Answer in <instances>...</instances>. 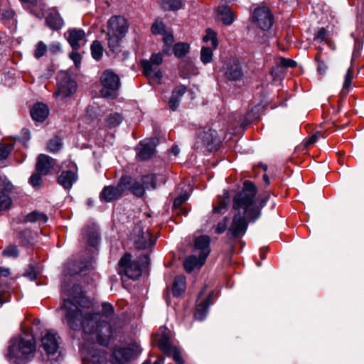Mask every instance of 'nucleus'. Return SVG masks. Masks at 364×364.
Segmentation results:
<instances>
[{
    "label": "nucleus",
    "instance_id": "obj_1",
    "mask_svg": "<svg viewBox=\"0 0 364 364\" xmlns=\"http://www.w3.org/2000/svg\"><path fill=\"white\" fill-rule=\"evenodd\" d=\"M63 290L65 318L68 326L74 330L82 329L85 343L81 351L82 360L89 364H102L105 360V352L98 349L97 344L105 346L111 336V326L109 323L102 320V317L109 318L114 314V308L109 303L102 304V314H92L90 311L80 308L85 298L83 296L80 286L73 287V294Z\"/></svg>",
    "mask_w": 364,
    "mask_h": 364
},
{
    "label": "nucleus",
    "instance_id": "obj_2",
    "mask_svg": "<svg viewBox=\"0 0 364 364\" xmlns=\"http://www.w3.org/2000/svg\"><path fill=\"white\" fill-rule=\"evenodd\" d=\"M257 188L250 181H245L242 190L233 198V209L237 211L234 215L231 225L227 232L228 238H237L243 236L247 228V219L255 221L260 216V209L265 205L269 198V193H266L260 198V207L255 204Z\"/></svg>",
    "mask_w": 364,
    "mask_h": 364
},
{
    "label": "nucleus",
    "instance_id": "obj_3",
    "mask_svg": "<svg viewBox=\"0 0 364 364\" xmlns=\"http://www.w3.org/2000/svg\"><path fill=\"white\" fill-rule=\"evenodd\" d=\"M36 347L33 336L23 333L10 340L6 357L11 364H26L33 357Z\"/></svg>",
    "mask_w": 364,
    "mask_h": 364
},
{
    "label": "nucleus",
    "instance_id": "obj_4",
    "mask_svg": "<svg viewBox=\"0 0 364 364\" xmlns=\"http://www.w3.org/2000/svg\"><path fill=\"white\" fill-rule=\"evenodd\" d=\"M107 26V39L108 47L111 51L117 52L122 40L128 32L129 23L124 16H114L108 21Z\"/></svg>",
    "mask_w": 364,
    "mask_h": 364
},
{
    "label": "nucleus",
    "instance_id": "obj_5",
    "mask_svg": "<svg viewBox=\"0 0 364 364\" xmlns=\"http://www.w3.org/2000/svg\"><path fill=\"white\" fill-rule=\"evenodd\" d=\"M100 84L102 85L100 93L103 97L114 99L117 97L120 80L112 70H105L102 73Z\"/></svg>",
    "mask_w": 364,
    "mask_h": 364
},
{
    "label": "nucleus",
    "instance_id": "obj_6",
    "mask_svg": "<svg viewBox=\"0 0 364 364\" xmlns=\"http://www.w3.org/2000/svg\"><path fill=\"white\" fill-rule=\"evenodd\" d=\"M60 337L53 330L46 331V333L42 336L40 348L45 352L48 360L50 361H57L60 356L59 344Z\"/></svg>",
    "mask_w": 364,
    "mask_h": 364
},
{
    "label": "nucleus",
    "instance_id": "obj_7",
    "mask_svg": "<svg viewBox=\"0 0 364 364\" xmlns=\"http://www.w3.org/2000/svg\"><path fill=\"white\" fill-rule=\"evenodd\" d=\"M197 135V141L195 144L196 149L205 148L211 151L218 142L217 132L210 126L198 129Z\"/></svg>",
    "mask_w": 364,
    "mask_h": 364
},
{
    "label": "nucleus",
    "instance_id": "obj_8",
    "mask_svg": "<svg viewBox=\"0 0 364 364\" xmlns=\"http://www.w3.org/2000/svg\"><path fill=\"white\" fill-rule=\"evenodd\" d=\"M118 272L129 279H136L141 276V268L136 261L131 259V255L127 253L119 262Z\"/></svg>",
    "mask_w": 364,
    "mask_h": 364
},
{
    "label": "nucleus",
    "instance_id": "obj_9",
    "mask_svg": "<svg viewBox=\"0 0 364 364\" xmlns=\"http://www.w3.org/2000/svg\"><path fill=\"white\" fill-rule=\"evenodd\" d=\"M133 238L137 249L145 250L155 244V239L148 228L142 227L141 224H136L133 230Z\"/></svg>",
    "mask_w": 364,
    "mask_h": 364
},
{
    "label": "nucleus",
    "instance_id": "obj_10",
    "mask_svg": "<svg viewBox=\"0 0 364 364\" xmlns=\"http://www.w3.org/2000/svg\"><path fill=\"white\" fill-rule=\"evenodd\" d=\"M90 266H91L90 261H86V262L69 261L65 264V267H64V271H63L65 279L63 281V284L62 286V296H63V300H64V294H63L64 288H65V289L67 290L66 291L67 293L70 292V294H73V287L75 286V285H73L72 287V288L70 289L68 288V285L65 282V277L68 275L72 276V275H75L76 274L80 273V272H83L85 269H88Z\"/></svg>",
    "mask_w": 364,
    "mask_h": 364
},
{
    "label": "nucleus",
    "instance_id": "obj_11",
    "mask_svg": "<svg viewBox=\"0 0 364 364\" xmlns=\"http://www.w3.org/2000/svg\"><path fill=\"white\" fill-rule=\"evenodd\" d=\"M252 18L253 22L263 31L269 30L274 22L273 15L266 6L256 8L252 14Z\"/></svg>",
    "mask_w": 364,
    "mask_h": 364
},
{
    "label": "nucleus",
    "instance_id": "obj_12",
    "mask_svg": "<svg viewBox=\"0 0 364 364\" xmlns=\"http://www.w3.org/2000/svg\"><path fill=\"white\" fill-rule=\"evenodd\" d=\"M160 350L167 356L171 357L177 364H184L181 350L171 343L169 337L166 333H163L159 340Z\"/></svg>",
    "mask_w": 364,
    "mask_h": 364
},
{
    "label": "nucleus",
    "instance_id": "obj_13",
    "mask_svg": "<svg viewBox=\"0 0 364 364\" xmlns=\"http://www.w3.org/2000/svg\"><path fill=\"white\" fill-rule=\"evenodd\" d=\"M162 61L163 56L160 53L153 54L150 60H142L141 65L143 68L144 75L148 77H154L157 80H160L162 77V74L157 66L160 65Z\"/></svg>",
    "mask_w": 364,
    "mask_h": 364
},
{
    "label": "nucleus",
    "instance_id": "obj_14",
    "mask_svg": "<svg viewBox=\"0 0 364 364\" xmlns=\"http://www.w3.org/2000/svg\"><path fill=\"white\" fill-rule=\"evenodd\" d=\"M141 350L140 346L137 343H132L127 347L116 348L113 352V355L119 363L122 364L136 358Z\"/></svg>",
    "mask_w": 364,
    "mask_h": 364
},
{
    "label": "nucleus",
    "instance_id": "obj_15",
    "mask_svg": "<svg viewBox=\"0 0 364 364\" xmlns=\"http://www.w3.org/2000/svg\"><path fill=\"white\" fill-rule=\"evenodd\" d=\"M68 41L72 48L75 50H78L84 46L87 41L86 34L82 29L71 28L65 33Z\"/></svg>",
    "mask_w": 364,
    "mask_h": 364
},
{
    "label": "nucleus",
    "instance_id": "obj_16",
    "mask_svg": "<svg viewBox=\"0 0 364 364\" xmlns=\"http://www.w3.org/2000/svg\"><path fill=\"white\" fill-rule=\"evenodd\" d=\"M55 166L56 161L54 159L41 154L37 158L36 168V171L46 176L53 170Z\"/></svg>",
    "mask_w": 364,
    "mask_h": 364
},
{
    "label": "nucleus",
    "instance_id": "obj_17",
    "mask_svg": "<svg viewBox=\"0 0 364 364\" xmlns=\"http://www.w3.org/2000/svg\"><path fill=\"white\" fill-rule=\"evenodd\" d=\"M137 156L140 160L146 161L149 159L154 154L156 143L154 139H145L140 141Z\"/></svg>",
    "mask_w": 364,
    "mask_h": 364
},
{
    "label": "nucleus",
    "instance_id": "obj_18",
    "mask_svg": "<svg viewBox=\"0 0 364 364\" xmlns=\"http://www.w3.org/2000/svg\"><path fill=\"white\" fill-rule=\"evenodd\" d=\"M225 75L231 81L242 80L243 73L240 63L235 60L229 62L226 65Z\"/></svg>",
    "mask_w": 364,
    "mask_h": 364
},
{
    "label": "nucleus",
    "instance_id": "obj_19",
    "mask_svg": "<svg viewBox=\"0 0 364 364\" xmlns=\"http://www.w3.org/2000/svg\"><path fill=\"white\" fill-rule=\"evenodd\" d=\"M210 238L208 235H201L196 239L195 247L200 251L199 255L201 256L202 262H205L206 258L210 254Z\"/></svg>",
    "mask_w": 364,
    "mask_h": 364
},
{
    "label": "nucleus",
    "instance_id": "obj_20",
    "mask_svg": "<svg viewBox=\"0 0 364 364\" xmlns=\"http://www.w3.org/2000/svg\"><path fill=\"white\" fill-rule=\"evenodd\" d=\"M122 196V193L119 185L117 186H108L104 187L100 194V198L101 201L109 203L119 199Z\"/></svg>",
    "mask_w": 364,
    "mask_h": 364
},
{
    "label": "nucleus",
    "instance_id": "obj_21",
    "mask_svg": "<svg viewBox=\"0 0 364 364\" xmlns=\"http://www.w3.org/2000/svg\"><path fill=\"white\" fill-rule=\"evenodd\" d=\"M77 180L76 171H63L58 177V183L65 189L70 190Z\"/></svg>",
    "mask_w": 364,
    "mask_h": 364
},
{
    "label": "nucleus",
    "instance_id": "obj_22",
    "mask_svg": "<svg viewBox=\"0 0 364 364\" xmlns=\"http://www.w3.org/2000/svg\"><path fill=\"white\" fill-rule=\"evenodd\" d=\"M77 88L76 82L70 78H66L60 82L57 95L65 98L73 94Z\"/></svg>",
    "mask_w": 364,
    "mask_h": 364
},
{
    "label": "nucleus",
    "instance_id": "obj_23",
    "mask_svg": "<svg viewBox=\"0 0 364 364\" xmlns=\"http://www.w3.org/2000/svg\"><path fill=\"white\" fill-rule=\"evenodd\" d=\"M49 109L43 103L34 105L31 110V115L33 120L39 122H43L48 116Z\"/></svg>",
    "mask_w": 364,
    "mask_h": 364
},
{
    "label": "nucleus",
    "instance_id": "obj_24",
    "mask_svg": "<svg viewBox=\"0 0 364 364\" xmlns=\"http://www.w3.org/2000/svg\"><path fill=\"white\" fill-rule=\"evenodd\" d=\"M186 92V87L184 85H178L174 88L168 101V106L171 110L176 111L177 109L179 106L181 98Z\"/></svg>",
    "mask_w": 364,
    "mask_h": 364
},
{
    "label": "nucleus",
    "instance_id": "obj_25",
    "mask_svg": "<svg viewBox=\"0 0 364 364\" xmlns=\"http://www.w3.org/2000/svg\"><path fill=\"white\" fill-rule=\"evenodd\" d=\"M230 202V196L228 191L224 190L223 196L218 198L217 203L213 205V214L223 215L227 210Z\"/></svg>",
    "mask_w": 364,
    "mask_h": 364
},
{
    "label": "nucleus",
    "instance_id": "obj_26",
    "mask_svg": "<svg viewBox=\"0 0 364 364\" xmlns=\"http://www.w3.org/2000/svg\"><path fill=\"white\" fill-rule=\"evenodd\" d=\"M218 15L225 25H231L235 21V14L228 6L223 5L218 7Z\"/></svg>",
    "mask_w": 364,
    "mask_h": 364
},
{
    "label": "nucleus",
    "instance_id": "obj_27",
    "mask_svg": "<svg viewBox=\"0 0 364 364\" xmlns=\"http://www.w3.org/2000/svg\"><path fill=\"white\" fill-rule=\"evenodd\" d=\"M83 238L90 245L95 247L98 244L99 233L95 226H88L82 230Z\"/></svg>",
    "mask_w": 364,
    "mask_h": 364
},
{
    "label": "nucleus",
    "instance_id": "obj_28",
    "mask_svg": "<svg viewBox=\"0 0 364 364\" xmlns=\"http://www.w3.org/2000/svg\"><path fill=\"white\" fill-rule=\"evenodd\" d=\"M46 24L53 30H58L62 28L63 21L56 11H50L46 19Z\"/></svg>",
    "mask_w": 364,
    "mask_h": 364
},
{
    "label": "nucleus",
    "instance_id": "obj_29",
    "mask_svg": "<svg viewBox=\"0 0 364 364\" xmlns=\"http://www.w3.org/2000/svg\"><path fill=\"white\" fill-rule=\"evenodd\" d=\"M213 294L208 295L207 299L198 304L196 309L195 317L196 319L202 321L207 315L208 309L210 305Z\"/></svg>",
    "mask_w": 364,
    "mask_h": 364
},
{
    "label": "nucleus",
    "instance_id": "obj_30",
    "mask_svg": "<svg viewBox=\"0 0 364 364\" xmlns=\"http://www.w3.org/2000/svg\"><path fill=\"white\" fill-rule=\"evenodd\" d=\"M205 262L201 261V256L196 257V255H191L187 257L183 263L185 269L188 272H191L195 268H200L203 265Z\"/></svg>",
    "mask_w": 364,
    "mask_h": 364
},
{
    "label": "nucleus",
    "instance_id": "obj_31",
    "mask_svg": "<svg viewBox=\"0 0 364 364\" xmlns=\"http://www.w3.org/2000/svg\"><path fill=\"white\" fill-rule=\"evenodd\" d=\"M186 290V277L183 275H178L175 277L173 284V294L179 296Z\"/></svg>",
    "mask_w": 364,
    "mask_h": 364
},
{
    "label": "nucleus",
    "instance_id": "obj_32",
    "mask_svg": "<svg viewBox=\"0 0 364 364\" xmlns=\"http://www.w3.org/2000/svg\"><path fill=\"white\" fill-rule=\"evenodd\" d=\"M48 218L47 215L38 211H33L28 214L26 217V222L36 223L38 222L39 224H45L47 223Z\"/></svg>",
    "mask_w": 364,
    "mask_h": 364
},
{
    "label": "nucleus",
    "instance_id": "obj_33",
    "mask_svg": "<svg viewBox=\"0 0 364 364\" xmlns=\"http://www.w3.org/2000/svg\"><path fill=\"white\" fill-rule=\"evenodd\" d=\"M315 60L318 63V72L321 74H324L327 70L326 62L328 60V57L326 54H323L321 50H318L315 55Z\"/></svg>",
    "mask_w": 364,
    "mask_h": 364
},
{
    "label": "nucleus",
    "instance_id": "obj_34",
    "mask_svg": "<svg viewBox=\"0 0 364 364\" xmlns=\"http://www.w3.org/2000/svg\"><path fill=\"white\" fill-rule=\"evenodd\" d=\"M134 178L129 176H123L119 183L118 185L121 189L122 193L129 191L132 193V186H134Z\"/></svg>",
    "mask_w": 364,
    "mask_h": 364
},
{
    "label": "nucleus",
    "instance_id": "obj_35",
    "mask_svg": "<svg viewBox=\"0 0 364 364\" xmlns=\"http://www.w3.org/2000/svg\"><path fill=\"white\" fill-rule=\"evenodd\" d=\"M161 7L165 10H178L182 7L181 0H159Z\"/></svg>",
    "mask_w": 364,
    "mask_h": 364
},
{
    "label": "nucleus",
    "instance_id": "obj_36",
    "mask_svg": "<svg viewBox=\"0 0 364 364\" xmlns=\"http://www.w3.org/2000/svg\"><path fill=\"white\" fill-rule=\"evenodd\" d=\"M139 178L143 186L144 187V191L146 189H155L156 188V179L155 175L149 174Z\"/></svg>",
    "mask_w": 364,
    "mask_h": 364
},
{
    "label": "nucleus",
    "instance_id": "obj_37",
    "mask_svg": "<svg viewBox=\"0 0 364 364\" xmlns=\"http://www.w3.org/2000/svg\"><path fill=\"white\" fill-rule=\"evenodd\" d=\"M91 53L92 56L94 59L99 60L101 59L103 55V47L101 45V43L98 41H95L92 42L91 47Z\"/></svg>",
    "mask_w": 364,
    "mask_h": 364
},
{
    "label": "nucleus",
    "instance_id": "obj_38",
    "mask_svg": "<svg viewBox=\"0 0 364 364\" xmlns=\"http://www.w3.org/2000/svg\"><path fill=\"white\" fill-rule=\"evenodd\" d=\"M1 19L8 26L14 25L16 22L14 11L11 9L3 10L1 13Z\"/></svg>",
    "mask_w": 364,
    "mask_h": 364
},
{
    "label": "nucleus",
    "instance_id": "obj_39",
    "mask_svg": "<svg viewBox=\"0 0 364 364\" xmlns=\"http://www.w3.org/2000/svg\"><path fill=\"white\" fill-rule=\"evenodd\" d=\"M173 50L175 56L182 58L188 52L189 45L186 43H178L175 44Z\"/></svg>",
    "mask_w": 364,
    "mask_h": 364
},
{
    "label": "nucleus",
    "instance_id": "obj_40",
    "mask_svg": "<svg viewBox=\"0 0 364 364\" xmlns=\"http://www.w3.org/2000/svg\"><path fill=\"white\" fill-rule=\"evenodd\" d=\"M13 149L12 144H0V165L8 158Z\"/></svg>",
    "mask_w": 364,
    "mask_h": 364
},
{
    "label": "nucleus",
    "instance_id": "obj_41",
    "mask_svg": "<svg viewBox=\"0 0 364 364\" xmlns=\"http://www.w3.org/2000/svg\"><path fill=\"white\" fill-rule=\"evenodd\" d=\"M213 60V49L209 47H202L200 50V60L203 64H208Z\"/></svg>",
    "mask_w": 364,
    "mask_h": 364
},
{
    "label": "nucleus",
    "instance_id": "obj_42",
    "mask_svg": "<svg viewBox=\"0 0 364 364\" xmlns=\"http://www.w3.org/2000/svg\"><path fill=\"white\" fill-rule=\"evenodd\" d=\"M122 120V116L118 113L110 114L106 119L107 125L110 127H116Z\"/></svg>",
    "mask_w": 364,
    "mask_h": 364
},
{
    "label": "nucleus",
    "instance_id": "obj_43",
    "mask_svg": "<svg viewBox=\"0 0 364 364\" xmlns=\"http://www.w3.org/2000/svg\"><path fill=\"white\" fill-rule=\"evenodd\" d=\"M132 193L136 197H141L144 196V187L143 186L140 178H134Z\"/></svg>",
    "mask_w": 364,
    "mask_h": 364
},
{
    "label": "nucleus",
    "instance_id": "obj_44",
    "mask_svg": "<svg viewBox=\"0 0 364 364\" xmlns=\"http://www.w3.org/2000/svg\"><path fill=\"white\" fill-rule=\"evenodd\" d=\"M61 147H62L61 139L58 136L53 137L48 141V150L50 152L55 153V152L58 151Z\"/></svg>",
    "mask_w": 364,
    "mask_h": 364
},
{
    "label": "nucleus",
    "instance_id": "obj_45",
    "mask_svg": "<svg viewBox=\"0 0 364 364\" xmlns=\"http://www.w3.org/2000/svg\"><path fill=\"white\" fill-rule=\"evenodd\" d=\"M174 38L171 33L164 35L163 38L164 47L163 52L167 55H170L171 50V45L173 43Z\"/></svg>",
    "mask_w": 364,
    "mask_h": 364
},
{
    "label": "nucleus",
    "instance_id": "obj_46",
    "mask_svg": "<svg viewBox=\"0 0 364 364\" xmlns=\"http://www.w3.org/2000/svg\"><path fill=\"white\" fill-rule=\"evenodd\" d=\"M276 65L277 68H294L296 65V62L289 58L280 57L277 60Z\"/></svg>",
    "mask_w": 364,
    "mask_h": 364
},
{
    "label": "nucleus",
    "instance_id": "obj_47",
    "mask_svg": "<svg viewBox=\"0 0 364 364\" xmlns=\"http://www.w3.org/2000/svg\"><path fill=\"white\" fill-rule=\"evenodd\" d=\"M203 41L205 42L210 41V45L213 49L216 48L218 46L216 33L210 28L207 29L206 35L203 37Z\"/></svg>",
    "mask_w": 364,
    "mask_h": 364
},
{
    "label": "nucleus",
    "instance_id": "obj_48",
    "mask_svg": "<svg viewBox=\"0 0 364 364\" xmlns=\"http://www.w3.org/2000/svg\"><path fill=\"white\" fill-rule=\"evenodd\" d=\"M11 200L10 197L4 192L0 191V210H6L10 207Z\"/></svg>",
    "mask_w": 364,
    "mask_h": 364
},
{
    "label": "nucleus",
    "instance_id": "obj_49",
    "mask_svg": "<svg viewBox=\"0 0 364 364\" xmlns=\"http://www.w3.org/2000/svg\"><path fill=\"white\" fill-rule=\"evenodd\" d=\"M47 50V46L43 41H39L36 46V49L34 51L35 58H36L37 59L41 58L45 55Z\"/></svg>",
    "mask_w": 364,
    "mask_h": 364
},
{
    "label": "nucleus",
    "instance_id": "obj_50",
    "mask_svg": "<svg viewBox=\"0 0 364 364\" xmlns=\"http://www.w3.org/2000/svg\"><path fill=\"white\" fill-rule=\"evenodd\" d=\"M328 40V32L325 28H321L317 32L314 41L316 42L327 43Z\"/></svg>",
    "mask_w": 364,
    "mask_h": 364
},
{
    "label": "nucleus",
    "instance_id": "obj_51",
    "mask_svg": "<svg viewBox=\"0 0 364 364\" xmlns=\"http://www.w3.org/2000/svg\"><path fill=\"white\" fill-rule=\"evenodd\" d=\"M41 173L36 171V173L31 175L29 178V182L32 185L33 187L36 188H39L43 183V180L41 178Z\"/></svg>",
    "mask_w": 364,
    "mask_h": 364
},
{
    "label": "nucleus",
    "instance_id": "obj_52",
    "mask_svg": "<svg viewBox=\"0 0 364 364\" xmlns=\"http://www.w3.org/2000/svg\"><path fill=\"white\" fill-rule=\"evenodd\" d=\"M151 32L153 34H164L165 25L161 21L156 20L151 26Z\"/></svg>",
    "mask_w": 364,
    "mask_h": 364
},
{
    "label": "nucleus",
    "instance_id": "obj_53",
    "mask_svg": "<svg viewBox=\"0 0 364 364\" xmlns=\"http://www.w3.org/2000/svg\"><path fill=\"white\" fill-rule=\"evenodd\" d=\"M228 223H229L228 218V217H225L215 226V232L216 234H222V233H223L226 230V229L228 228Z\"/></svg>",
    "mask_w": 364,
    "mask_h": 364
},
{
    "label": "nucleus",
    "instance_id": "obj_54",
    "mask_svg": "<svg viewBox=\"0 0 364 364\" xmlns=\"http://www.w3.org/2000/svg\"><path fill=\"white\" fill-rule=\"evenodd\" d=\"M2 254L6 257H16L18 255V251L16 245H10L2 252Z\"/></svg>",
    "mask_w": 364,
    "mask_h": 364
},
{
    "label": "nucleus",
    "instance_id": "obj_55",
    "mask_svg": "<svg viewBox=\"0 0 364 364\" xmlns=\"http://www.w3.org/2000/svg\"><path fill=\"white\" fill-rule=\"evenodd\" d=\"M70 58L73 60L76 67H79L81 63V56L77 51H73L70 54Z\"/></svg>",
    "mask_w": 364,
    "mask_h": 364
},
{
    "label": "nucleus",
    "instance_id": "obj_56",
    "mask_svg": "<svg viewBox=\"0 0 364 364\" xmlns=\"http://www.w3.org/2000/svg\"><path fill=\"white\" fill-rule=\"evenodd\" d=\"M352 82V72L350 69L348 70L347 73L345 77V81L343 83V89H348Z\"/></svg>",
    "mask_w": 364,
    "mask_h": 364
},
{
    "label": "nucleus",
    "instance_id": "obj_57",
    "mask_svg": "<svg viewBox=\"0 0 364 364\" xmlns=\"http://www.w3.org/2000/svg\"><path fill=\"white\" fill-rule=\"evenodd\" d=\"M49 50L50 53L55 54L60 52L61 46L60 44L58 42L53 43L49 46Z\"/></svg>",
    "mask_w": 364,
    "mask_h": 364
},
{
    "label": "nucleus",
    "instance_id": "obj_58",
    "mask_svg": "<svg viewBox=\"0 0 364 364\" xmlns=\"http://www.w3.org/2000/svg\"><path fill=\"white\" fill-rule=\"evenodd\" d=\"M186 199L185 196H178L173 201V206L176 208L180 206Z\"/></svg>",
    "mask_w": 364,
    "mask_h": 364
},
{
    "label": "nucleus",
    "instance_id": "obj_59",
    "mask_svg": "<svg viewBox=\"0 0 364 364\" xmlns=\"http://www.w3.org/2000/svg\"><path fill=\"white\" fill-rule=\"evenodd\" d=\"M361 48H362L361 43L359 41H356L355 42V47H354V50H353V55L354 56L358 55L360 50H361Z\"/></svg>",
    "mask_w": 364,
    "mask_h": 364
},
{
    "label": "nucleus",
    "instance_id": "obj_60",
    "mask_svg": "<svg viewBox=\"0 0 364 364\" xmlns=\"http://www.w3.org/2000/svg\"><path fill=\"white\" fill-rule=\"evenodd\" d=\"M9 275H10L9 269L0 267V277H7Z\"/></svg>",
    "mask_w": 364,
    "mask_h": 364
},
{
    "label": "nucleus",
    "instance_id": "obj_61",
    "mask_svg": "<svg viewBox=\"0 0 364 364\" xmlns=\"http://www.w3.org/2000/svg\"><path fill=\"white\" fill-rule=\"evenodd\" d=\"M317 139V136L316 135H312L309 139V140L306 141V146H309L313 143H314Z\"/></svg>",
    "mask_w": 364,
    "mask_h": 364
},
{
    "label": "nucleus",
    "instance_id": "obj_62",
    "mask_svg": "<svg viewBox=\"0 0 364 364\" xmlns=\"http://www.w3.org/2000/svg\"><path fill=\"white\" fill-rule=\"evenodd\" d=\"M171 152L174 156H177L180 152V149L177 146H174L171 149Z\"/></svg>",
    "mask_w": 364,
    "mask_h": 364
},
{
    "label": "nucleus",
    "instance_id": "obj_63",
    "mask_svg": "<svg viewBox=\"0 0 364 364\" xmlns=\"http://www.w3.org/2000/svg\"><path fill=\"white\" fill-rule=\"evenodd\" d=\"M149 256H148L147 255H145L144 256V259H143V260H142V264H143L144 265H146V264H148V263H149Z\"/></svg>",
    "mask_w": 364,
    "mask_h": 364
},
{
    "label": "nucleus",
    "instance_id": "obj_64",
    "mask_svg": "<svg viewBox=\"0 0 364 364\" xmlns=\"http://www.w3.org/2000/svg\"><path fill=\"white\" fill-rule=\"evenodd\" d=\"M164 358H161L158 360H156L154 364H164Z\"/></svg>",
    "mask_w": 364,
    "mask_h": 364
}]
</instances>
